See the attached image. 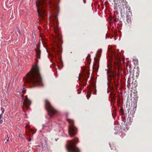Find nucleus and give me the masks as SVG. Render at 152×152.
I'll use <instances>...</instances> for the list:
<instances>
[{"label":"nucleus","instance_id":"nucleus-21","mask_svg":"<svg viewBox=\"0 0 152 152\" xmlns=\"http://www.w3.org/2000/svg\"><path fill=\"white\" fill-rule=\"evenodd\" d=\"M118 129H119L118 127H116L115 128V130H117L118 131Z\"/></svg>","mask_w":152,"mask_h":152},{"label":"nucleus","instance_id":"nucleus-4","mask_svg":"<svg viewBox=\"0 0 152 152\" xmlns=\"http://www.w3.org/2000/svg\"><path fill=\"white\" fill-rule=\"evenodd\" d=\"M67 121L69 124L68 125V133L70 136H75L77 132V128L74 124V121L73 120L68 118Z\"/></svg>","mask_w":152,"mask_h":152},{"label":"nucleus","instance_id":"nucleus-3","mask_svg":"<svg viewBox=\"0 0 152 152\" xmlns=\"http://www.w3.org/2000/svg\"><path fill=\"white\" fill-rule=\"evenodd\" d=\"M69 145H66L68 152H80V151L75 143L79 142L78 139L75 137L72 140H69Z\"/></svg>","mask_w":152,"mask_h":152},{"label":"nucleus","instance_id":"nucleus-16","mask_svg":"<svg viewBox=\"0 0 152 152\" xmlns=\"http://www.w3.org/2000/svg\"><path fill=\"white\" fill-rule=\"evenodd\" d=\"M4 109L3 108H2L1 109L2 113L1 114H2V115H3V114L4 113Z\"/></svg>","mask_w":152,"mask_h":152},{"label":"nucleus","instance_id":"nucleus-6","mask_svg":"<svg viewBox=\"0 0 152 152\" xmlns=\"http://www.w3.org/2000/svg\"><path fill=\"white\" fill-rule=\"evenodd\" d=\"M118 3L120 4L119 5V8L120 9V10L121 12H125V11H127L128 10L129 12L130 10L129 7V5L127 4V2L125 0H120Z\"/></svg>","mask_w":152,"mask_h":152},{"label":"nucleus","instance_id":"nucleus-13","mask_svg":"<svg viewBox=\"0 0 152 152\" xmlns=\"http://www.w3.org/2000/svg\"><path fill=\"white\" fill-rule=\"evenodd\" d=\"M128 72H129L130 74H131V69H130V66H129L127 67Z\"/></svg>","mask_w":152,"mask_h":152},{"label":"nucleus","instance_id":"nucleus-5","mask_svg":"<svg viewBox=\"0 0 152 152\" xmlns=\"http://www.w3.org/2000/svg\"><path fill=\"white\" fill-rule=\"evenodd\" d=\"M45 105L46 109L50 117L56 113V110L52 106L50 102L47 99L45 100Z\"/></svg>","mask_w":152,"mask_h":152},{"label":"nucleus","instance_id":"nucleus-14","mask_svg":"<svg viewBox=\"0 0 152 152\" xmlns=\"http://www.w3.org/2000/svg\"><path fill=\"white\" fill-rule=\"evenodd\" d=\"M86 59L88 63L89 64H90V61L91 59L89 57H88L87 56L86 58Z\"/></svg>","mask_w":152,"mask_h":152},{"label":"nucleus","instance_id":"nucleus-30","mask_svg":"<svg viewBox=\"0 0 152 152\" xmlns=\"http://www.w3.org/2000/svg\"><path fill=\"white\" fill-rule=\"evenodd\" d=\"M114 96H115V95H114L113 96L114 97Z\"/></svg>","mask_w":152,"mask_h":152},{"label":"nucleus","instance_id":"nucleus-8","mask_svg":"<svg viewBox=\"0 0 152 152\" xmlns=\"http://www.w3.org/2000/svg\"><path fill=\"white\" fill-rule=\"evenodd\" d=\"M88 75V73H87L86 75L84 74L82 75H79L78 77L79 80L83 83V85L85 86L86 84V81L87 77V75Z\"/></svg>","mask_w":152,"mask_h":152},{"label":"nucleus","instance_id":"nucleus-23","mask_svg":"<svg viewBox=\"0 0 152 152\" xmlns=\"http://www.w3.org/2000/svg\"><path fill=\"white\" fill-rule=\"evenodd\" d=\"M130 78H128V82H130Z\"/></svg>","mask_w":152,"mask_h":152},{"label":"nucleus","instance_id":"nucleus-15","mask_svg":"<svg viewBox=\"0 0 152 152\" xmlns=\"http://www.w3.org/2000/svg\"><path fill=\"white\" fill-rule=\"evenodd\" d=\"M99 65L98 63L97 62L96 63V64H94V66L95 68H96V67H98V66Z\"/></svg>","mask_w":152,"mask_h":152},{"label":"nucleus","instance_id":"nucleus-22","mask_svg":"<svg viewBox=\"0 0 152 152\" xmlns=\"http://www.w3.org/2000/svg\"><path fill=\"white\" fill-rule=\"evenodd\" d=\"M3 120H0V123L1 124H2L3 123Z\"/></svg>","mask_w":152,"mask_h":152},{"label":"nucleus","instance_id":"nucleus-2","mask_svg":"<svg viewBox=\"0 0 152 152\" xmlns=\"http://www.w3.org/2000/svg\"><path fill=\"white\" fill-rule=\"evenodd\" d=\"M48 3L49 4V7H53L56 10V11L59 12V7L56 4H52L49 0H37L36 2V5L37 9V12L39 16L42 19H44L46 13L45 12V7Z\"/></svg>","mask_w":152,"mask_h":152},{"label":"nucleus","instance_id":"nucleus-11","mask_svg":"<svg viewBox=\"0 0 152 152\" xmlns=\"http://www.w3.org/2000/svg\"><path fill=\"white\" fill-rule=\"evenodd\" d=\"M41 52L39 49L36 50V57L38 59H40Z\"/></svg>","mask_w":152,"mask_h":152},{"label":"nucleus","instance_id":"nucleus-26","mask_svg":"<svg viewBox=\"0 0 152 152\" xmlns=\"http://www.w3.org/2000/svg\"><path fill=\"white\" fill-rule=\"evenodd\" d=\"M42 126H43L42 129H43L44 127H45V126H44V125H42Z\"/></svg>","mask_w":152,"mask_h":152},{"label":"nucleus","instance_id":"nucleus-24","mask_svg":"<svg viewBox=\"0 0 152 152\" xmlns=\"http://www.w3.org/2000/svg\"><path fill=\"white\" fill-rule=\"evenodd\" d=\"M118 131H117V132H115V133H114V134H117L118 133Z\"/></svg>","mask_w":152,"mask_h":152},{"label":"nucleus","instance_id":"nucleus-25","mask_svg":"<svg viewBox=\"0 0 152 152\" xmlns=\"http://www.w3.org/2000/svg\"><path fill=\"white\" fill-rule=\"evenodd\" d=\"M31 140V138H29L28 139V141H30Z\"/></svg>","mask_w":152,"mask_h":152},{"label":"nucleus","instance_id":"nucleus-29","mask_svg":"<svg viewBox=\"0 0 152 152\" xmlns=\"http://www.w3.org/2000/svg\"><path fill=\"white\" fill-rule=\"evenodd\" d=\"M87 98L88 99H89V98H88V97H87Z\"/></svg>","mask_w":152,"mask_h":152},{"label":"nucleus","instance_id":"nucleus-20","mask_svg":"<svg viewBox=\"0 0 152 152\" xmlns=\"http://www.w3.org/2000/svg\"><path fill=\"white\" fill-rule=\"evenodd\" d=\"M2 117V114H1L0 115V120H1V118Z\"/></svg>","mask_w":152,"mask_h":152},{"label":"nucleus","instance_id":"nucleus-18","mask_svg":"<svg viewBox=\"0 0 152 152\" xmlns=\"http://www.w3.org/2000/svg\"><path fill=\"white\" fill-rule=\"evenodd\" d=\"M118 83H115V86L116 88H118Z\"/></svg>","mask_w":152,"mask_h":152},{"label":"nucleus","instance_id":"nucleus-1","mask_svg":"<svg viewBox=\"0 0 152 152\" xmlns=\"http://www.w3.org/2000/svg\"><path fill=\"white\" fill-rule=\"evenodd\" d=\"M25 82L28 83L31 88L43 86L40 68L37 64L33 65L30 71L27 74Z\"/></svg>","mask_w":152,"mask_h":152},{"label":"nucleus","instance_id":"nucleus-31","mask_svg":"<svg viewBox=\"0 0 152 152\" xmlns=\"http://www.w3.org/2000/svg\"><path fill=\"white\" fill-rule=\"evenodd\" d=\"M66 116L67 117V115H66Z\"/></svg>","mask_w":152,"mask_h":152},{"label":"nucleus","instance_id":"nucleus-7","mask_svg":"<svg viewBox=\"0 0 152 152\" xmlns=\"http://www.w3.org/2000/svg\"><path fill=\"white\" fill-rule=\"evenodd\" d=\"M31 104V102L27 97H25L23 102L22 108L24 110L25 109L28 110Z\"/></svg>","mask_w":152,"mask_h":152},{"label":"nucleus","instance_id":"nucleus-28","mask_svg":"<svg viewBox=\"0 0 152 152\" xmlns=\"http://www.w3.org/2000/svg\"><path fill=\"white\" fill-rule=\"evenodd\" d=\"M112 98H114V97H113H113H112Z\"/></svg>","mask_w":152,"mask_h":152},{"label":"nucleus","instance_id":"nucleus-12","mask_svg":"<svg viewBox=\"0 0 152 152\" xmlns=\"http://www.w3.org/2000/svg\"><path fill=\"white\" fill-rule=\"evenodd\" d=\"M115 57V62L118 66L119 64H120V63L121 62V61L119 57Z\"/></svg>","mask_w":152,"mask_h":152},{"label":"nucleus","instance_id":"nucleus-10","mask_svg":"<svg viewBox=\"0 0 152 152\" xmlns=\"http://www.w3.org/2000/svg\"><path fill=\"white\" fill-rule=\"evenodd\" d=\"M126 20L128 23H131V16L129 14H127L126 16Z\"/></svg>","mask_w":152,"mask_h":152},{"label":"nucleus","instance_id":"nucleus-17","mask_svg":"<svg viewBox=\"0 0 152 152\" xmlns=\"http://www.w3.org/2000/svg\"><path fill=\"white\" fill-rule=\"evenodd\" d=\"M17 31H18V32L19 33V34H21V32H20V29H17Z\"/></svg>","mask_w":152,"mask_h":152},{"label":"nucleus","instance_id":"nucleus-27","mask_svg":"<svg viewBox=\"0 0 152 152\" xmlns=\"http://www.w3.org/2000/svg\"><path fill=\"white\" fill-rule=\"evenodd\" d=\"M24 136V134H23L22 135V136L21 137L22 138H23Z\"/></svg>","mask_w":152,"mask_h":152},{"label":"nucleus","instance_id":"nucleus-9","mask_svg":"<svg viewBox=\"0 0 152 152\" xmlns=\"http://www.w3.org/2000/svg\"><path fill=\"white\" fill-rule=\"evenodd\" d=\"M110 76L112 79L114 80L115 82L116 81L118 83V81L119 79L118 75V74L116 72H111L110 73Z\"/></svg>","mask_w":152,"mask_h":152},{"label":"nucleus","instance_id":"nucleus-19","mask_svg":"<svg viewBox=\"0 0 152 152\" xmlns=\"http://www.w3.org/2000/svg\"><path fill=\"white\" fill-rule=\"evenodd\" d=\"M7 137L8 139H7V142H8L9 141V137H8V136L7 135Z\"/></svg>","mask_w":152,"mask_h":152}]
</instances>
